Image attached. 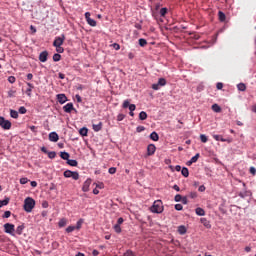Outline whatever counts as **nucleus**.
<instances>
[{
    "instance_id": "1",
    "label": "nucleus",
    "mask_w": 256,
    "mask_h": 256,
    "mask_svg": "<svg viewBox=\"0 0 256 256\" xmlns=\"http://www.w3.org/2000/svg\"><path fill=\"white\" fill-rule=\"evenodd\" d=\"M33 209H35V199L27 197L24 200V211H26V213H31Z\"/></svg>"
},
{
    "instance_id": "2",
    "label": "nucleus",
    "mask_w": 256,
    "mask_h": 256,
    "mask_svg": "<svg viewBox=\"0 0 256 256\" xmlns=\"http://www.w3.org/2000/svg\"><path fill=\"white\" fill-rule=\"evenodd\" d=\"M150 211L152 213H157V214L163 213V201L161 200L154 201L153 205L150 208Z\"/></svg>"
},
{
    "instance_id": "3",
    "label": "nucleus",
    "mask_w": 256,
    "mask_h": 256,
    "mask_svg": "<svg viewBox=\"0 0 256 256\" xmlns=\"http://www.w3.org/2000/svg\"><path fill=\"white\" fill-rule=\"evenodd\" d=\"M4 231L8 235H12V237H15V225L11 223L4 224Z\"/></svg>"
},
{
    "instance_id": "4",
    "label": "nucleus",
    "mask_w": 256,
    "mask_h": 256,
    "mask_svg": "<svg viewBox=\"0 0 256 256\" xmlns=\"http://www.w3.org/2000/svg\"><path fill=\"white\" fill-rule=\"evenodd\" d=\"M0 127H2L4 131H9V129H11V121L5 120V117H0Z\"/></svg>"
},
{
    "instance_id": "5",
    "label": "nucleus",
    "mask_w": 256,
    "mask_h": 256,
    "mask_svg": "<svg viewBox=\"0 0 256 256\" xmlns=\"http://www.w3.org/2000/svg\"><path fill=\"white\" fill-rule=\"evenodd\" d=\"M65 43V34H61V36H58L54 39L53 46L54 47H61Z\"/></svg>"
},
{
    "instance_id": "6",
    "label": "nucleus",
    "mask_w": 256,
    "mask_h": 256,
    "mask_svg": "<svg viewBox=\"0 0 256 256\" xmlns=\"http://www.w3.org/2000/svg\"><path fill=\"white\" fill-rule=\"evenodd\" d=\"M85 19H86V22L88 23V25H90V27H97V21H95V19L91 18V12L85 13Z\"/></svg>"
},
{
    "instance_id": "7",
    "label": "nucleus",
    "mask_w": 256,
    "mask_h": 256,
    "mask_svg": "<svg viewBox=\"0 0 256 256\" xmlns=\"http://www.w3.org/2000/svg\"><path fill=\"white\" fill-rule=\"evenodd\" d=\"M64 113H71V111L77 112V109L73 106V103H67L63 106Z\"/></svg>"
},
{
    "instance_id": "8",
    "label": "nucleus",
    "mask_w": 256,
    "mask_h": 256,
    "mask_svg": "<svg viewBox=\"0 0 256 256\" xmlns=\"http://www.w3.org/2000/svg\"><path fill=\"white\" fill-rule=\"evenodd\" d=\"M123 109L129 108V111H135L137 109V106L135 104H130L129 100H125L122 105Z\"/></svg>"
},
{
    "instance_id": "9",
    "label": "nucleus",
    "mask_w": 256,
    "mask_h": 256,
    "mask_svg": "<svg viewBox=\"0 0 256 256\" xmlns=\"http://www.w3.org/2000/svg\"><path fill=\"white\" fill-rule=\"evenodd\" d=\"M155 151H157V147H155V144H149L147 146V155H148V157H151L152 155H155Z\"/></svg>"
},
{
    "instance_id": "10",
    "label": "nucleus",
    "mask_w": 256,
    "mask_h": 256,
    "mask_svg": "<svg viewBox=\"0 0 256 256\" xmlns=\"http://www.w3.org/2000/svg\"><path fill=\"white\" fill-rule=\"evenodd\" d=\"M91 183H92L91 178H88V179L84 182V184H83V186H82V191H83V193H88L89 187H91Z\"/></svg>"
},
{
    "instance_id": "11",
    "label": "nucleus",
    "mask_w": 256,
    "mask_h": 256,
    "mask_svg": "<svg viewBox=\"0 0 256 256\" xmlns=\"http://www.w3.org/2000/svg\"><path fill=\"white\" fill-rule=\"evenodd\" d=\"M49 141L52 143H57L59 141V134H57V132H51L49 134Z\"/></svg>"
},
{
    "instance_id": "12",
    "label": "nucleus",
    "mask_w": 256,
    "mask_h": 256,
    "mask_svg": "<svg viewBox=\"0 0 256 256\" xmlns=\"http://www.w3.org/2000/svg\"><path fill=\"white\" fill-rule=\"evenodd\" d=\"M47 57H49V52H47V50L43 51L40 53L39 55V61L41 63H45L47 61Z\"/></svg>"
},
{
    "instance_id": "13",
    "label": "nucleus",
    "mask_w": 256,
    "mask_h": 256,
    "mask_svg": "<svg viewBox=\"0 0 256 256\" xmlns=\"http://www.w3.org/2000/svg\"><path fill=\"white\" fill-rule=\"evenodd\" d=\"M213 139H215V141H221L222 143H231L230 139H225V138H223V136L218 135V134H214Z\"/></svg>"
},
{
    "instance_id": "14",
    "label": "nucleus",
    "mask_w": 256,
    "mask_h": 256,
    "mask_svg": "<svg viewBox=\"0 0 256 256\" xmlns=\"http://www.w3.org/2000/svg\"><path fill=\"white\" fill-rule=\"evenodd\" d=\"M57 101L60 105H63L64 103H67V96L65 94H58Z\"/></svg>"
},
{
    "instance_id": "15",
    "label": "nucleus",
    "mask_w": 256,
    "mask_h": 256,
    "mask_svg": "<svg viewBox=\"0 0 256 256\" xmlns=\"http://www.w3.org/2000/svg\"><path fill=\"white\" fill-rule=\"evenodd\" d=\"M92 129L93 131H95V133H99V131L103 129V122H99L98 124H93Z\"/></svg>"
},
{
    "instance_id": "16",
    "label": "nucleus",
    "mask_w": 256,
    "mask_h": 256,
    "mask_svg": "<svg viewBox=\"0 0 256 256\" xmlns=\"http://www.w3.org/2000/svg\"><path fill=\"white\" fill-rule=\"evenodd\" d=\"M200 222L202 225H204V227H206V229H211V222L207 220V218H201Z\"/></svg>"
},
{
    "instance_id": "17",
    "label": "nucleus",
    "mask_w": 256,
    "mask_h": 256,
    "mask_svg": "<svg viewBox=\"0 0 256 256\" xmlns=\"http://www.w3.org/2000/svg\"><path fill=\"white\" fill-rule=\"evenodd\" d=\"M25 229V224L19 225L14 232H16V235H23V231Z\"/></svg>"
},
{
    "instance_id": "18",
    "label": "nucleus",
    "mask_w": 256,
    "mask_h": 256,
    "mask_svg": "<svg viewBox=\"0 0 256 256\" xmlns=\"http://www.w3.org/2000/svg\"><path fill=\"white\" fill-rule=\"evenodd\" d=\"M195 213L196 215H198L199 217H204L205 215V210L201 207H198L195 209Z\"/></svg>"
},
{
    "instance_id": "19",
    "label": "nucleus",
    "mask_w": 256,
    "mask_h": 256,
    "mask_svg": "<svg viewBox=\"0 0 256 256\" xmlns=\"http://www.w3.org/2000/svg\"><path fill=\"white\" fill-rule=\"evenodd\" d=\"M218 17L221 23H225V19H227V16L225 15V13H223V11L218 12Z\"/></svg>"
},
{
    "instance_id": "20",
    "label": "nucleus",
    "mask_w": 256,
    "mask_h": 256,
    "mask_svg": "<svg viewBox=\"0 0 256 256\" xmlns=\"http://www.w3.org/2000/svg\"><path fill=\"white\" fill-rule=\"evenodd\" d=\"M10 117H12V119H19V112L17 110H10Z\"/></svg>"
},
{
    "instance_id": "21",
    "label": "nucleus",
    "mask_w": 256,
    "mask_h": 256,
    "mask_svg": "<svg viewBox=\"0 0 256 256\" xmlns=\"http://www.w3.org/2000/svg\"><path fill=\"white\" fill-rule=\"evenodd\" d=\"M149 138L152 140V141H159V134H157V132L153 131Z\"/></svg>"
},
{
    "instance_id": "22",
    "label": "nucleus",
    "mask_w": 256,
    "mask_h": 256,
    "mask_svg": "<svg viewBox=\"0 0 256 256\" xmlns=\"http://www.w3.org/2000/svg\"><path fill=\"white\" fill-rule=\"evenodd\" d=\"M87 133H89V129H87V127H83L79 130V134L82 136V137H87Z\"/></svg>"
},
{
    "instance_id": "23",
    "label": "nucleus",
    "mask_w": 256,
    "mask_h": 256,
    "mask_svg": "<svg viewBox=\"0 0 256 256\" xmlns=\"http://www.w3.org/2000/svg\"><path fill=\"white\" fill-rule=\"evenodd\" d=\"M67 165H70V167H77V165H79V163L77 162V160L68 159Z\"/></svg>"
},
{
    "instance_id": "24",
    "label": "nucleus",
    "mask_w": 256,
    "mask_h": 256,
    "mask_svg": "<svg viewBox=\"0 0 256 256\" xmlns=\"http://www.w3.org/2000/svg\"><path fill=\"white\" fill-rule=\"evenodd\" d=\"M60 157L61 159H63L64 161H68L69 157H71V155L68 152H61L60 153Z\"/></svg>"
},
{
    "instance_id": "25",
    "label": "nucleus",
    "mask_w": 256,
    "mask_h": 256,
    "mask_svg": "<svg viewBox=\"0 0 256 256\" xmlns=\"http://www.w3.org/2000/svg\"><path fill=\"white\" fill-rule=\"evenodd\" d=\"M178 233H179V235H185V233H187V228L183 225L179 226Z\"/></svg>"
},
{
    "instance_id": "26",
    "label": "nucleus",
    "mask_w": 256,
    "mask_h": 256,
    "mask_svg": "<svg viewBox=\"0 0 256 256\" xmlns=\"http://www.w3.org/2000/svg\"><path fill=\"white\" fill-rule=\"evenodd\" d=\"M212 111H214V113H221V106H219V104H213Z\"/></svg>"
},
{
    "instance_id": "27",
    "label": "nucleus",
    "mask_w": 256,
    "mask_h": 256,
    "mask_svg": "<svg viewBox=\"0 0 256 256\" xmlns=\"http://www.w3.org/2000/svg\"><path fill=\"white\" fill-rule=\"evenodd\" d=\"M250 193H251V192L245 190V191H243V192H239L238 195H239V197H241V199H245V197H249Z\"/></svg>"
},
{
    "instance_id": "28",
    "label": "nucleus",
    "mask_w": 256,
    "mask_h": 256,
    "mask_svg": "<svg viewBox=\"0 0 256 256\" xmlns=\"http://www.w3.org/2000/svg\"><path fill=\"white\" fill-rule=\"evenodd\" d=\"M237 89L238 91H247V86L245 85V83H239L237 85Z\"/></svg>"
},
{
    "instance_id": "29",
    "label": "nucleus",
    "mask_w": 256,
    "mask_h": 256,
    "mask_svg": "<svg viewBox=\"0 0 256 256\" xmlns=\"http://www.w3.org/2000/svg\"><path fill=\"white\" fill-rule=\"evenodd\" d=\"M139 119H140V121H145V119H147V112L141 111L139 113Z\"/></svg>"
},
{
    "instance_id": "30",
    "label": "nucleus",
    "mask_w": 256,
    "mask_h": 256,
    "mask_svg": "<svg viewBox=\"0 0 256 256\" xmlns=\"http://www.w3.org/2000/svg\"><path fill=\"white\" fill-rule=\"evenodd\" d=\"M181 173H182L183 177H189V169L187 167H183L181 169Z\"/></svg>"
},
{
    "instance_id": "31",
    "label": "nucleus",
    "mask_w": 256,
    "mask_h": 256,
    "mask_svg": "<svg viewBox=\"0 0 256 256\" xmlns=\"http://www.w3.org/2000/svg\"><path fill=\"white\" fill-rule=\"evenodd\" d=\"M158 85H160V87H165V85H167V80H165V78H159Z\"/></svg>"
},
{
    "instance_id": "32",
    "label": "nucleus",
    "mask_w": 256,
    "mask_h": 256,
    "mask_svg": "<svg viewBox=\"0 0 256 256\" xmlns=\"http://www.w3.org/2000/svg\"><path fill=\"white\" fill-rule=\"evenodd\" d=\"M70 178L74 179V181H78V179H79V172L72 171V175H71Z\"/></svg>"
},
{
    "instance_id": "33",
    "label": "nucleus",
    "mask_w": 256,
    "mask_h": 256,
    "mask_svg": "<svg viewBox=\"0 0 256 256\" xmlns=\"http://www.w3.org/2000/svg\"><path fill=\"white\" fill-rule=\"evenodd\" d=\"M53 61H54L55 63H57L58 61H61V54L55 53V54L53 55Z\"/></svg>"
},
{
    "instance_id": "34",
    "label": "nucleus",
    "mask_w": 256,
    "mask_h": 256,
    "mask_svg": "<svg viewBox=\"0 0 256 256\" xmlns=\"http://www.w3.org/2000/svg\"><path fill=\"white\" fill-rule=\"evenodd\" d=\"M5 205H9V198L0 200V209H1V207H5Z\"/></svg>"
},
{
    "instance_id": "35",
    "label": "nucleus",
    "mask_w": 256,
    "mask_h": 256,
    "mask_svg": "<svg viewBox=\"0 0 256 256\" xmlns=\"http://www.w3.org/2000/svg\"><path fill=\"white\" fill-rule=\"evenodd\" d=\"M73 171L71 170H66L64 171L63 175L66 179H70L71 178V175H72Z\"/></svg>"
},
{
    "instance_id": "36",
    "label": "nucleus",
    "mask_w": 256,
    "mask_h": 256,
    "mask_svg": "<svg viewBox=\"0 0 256 256\" xmlns=\"http://www.w3.org/2000/svg\"><path fill=\"white\" fill-rule=\"evenodd\" d=\"M83 225V219H79L76 223L75 229H77V231H79V229H81Z\"/></svg>"
},
{
    "instance_id": "37",
    "label": "nucleus",
    "mask_w": 256,
    "mask_h": 256,
    "mask_svg": "<svg viewBox=\"0 0 256 256\" xmlns=\"http://www.w3.org/2000/svg\"><path fill=\"white\" fill-rule=\"evenodd\" d=\"M65 225H67V220L65 218H62L59 222H58V227H65Z\"/></svg>"
},
{
    "instance_id": "38",
    "label": "nucleus",
    "mask_w": 256,
    "mask_h": 256,
    "mask_svg": "<svg viewBox=\"0 0 256 256\" xmlns=\"http://www.w3.org/2000/svg\"><path fill=\"white\" fill-rule=\"evenodd\" d=\"M113 229H114V231H115V233H121V225H119V224H115L114 226H113Z\"/></svg>"
},
{
    "instance_id": "39",
    "label": "nucleus",
    "mask_w": 256,
    "mask_h": 256,
    "mask_svg": "<svg viewBox=\"0 0 256 256\" xmlns=\"http://www.w3.org/2000/svg\"><path fill=\"white\" fill-rule=\"evenodd\" d=\"M138 41L140 47H145V45H147V40L145 38H140Z\"/></svg>"
},
{
    "instance_id": "40",
    "label": "nucleus",
    "mask_w": 256,
    "mask_h": 256,
    "mask_svg": "<svg viewBox=\"0 0 256 256\" xmlns=\"http://www.w3.org/2000/svg\"><path fill=\"white\" fill-rule=\"evenodd\" d=\"M27 183H29V178L27 177L20 178V185H27Z\"/></svg>"
},
{
    "instance_id": "41",
    "label": "nucleus",
    "mask_w": 256,
    "mask_h": 256,
    "mask_svg": "<svg viewBox=\"0 0 256 256\" xmlns=\"http://www.w3.org/2000/svg\"><path fill=\"white\" fill-rule=\"evenodd\" d=\"M49 159H55L57 157V153L55 151H51L47 153Z\"/></svg>"
},
{
    "instance_id": "42",
    "label": "nucleus",
    "mask_w": 256,
    "mask_h": 256,
    "mask_svg": "<svg viewBox=\"0 0 256 256\" xmlns=\"http://www.w3.org/2000/svg\"><path fill=\"white\" fill-rule=\"evenodd\" d=\"M18 113L25 115V113H27V108H25V106H21L18 110Z\"/></svg>"
},
{
    "instance_id": "43",
    "label": "nucleus",
    "mask_w": 256,
    "mask_h": 256,
    "mask_svg": "<svg viewBox=\"0 0 256 256\" xmlns=\"http://www.w3.org/2000/svg\"><path fill=\"white\" fill-rule=\"evenodd\" d=\"M167 11H168V9L167 8H161L160 9V16L161 17H165V15H167Z\"/></svg>"
},
{
    "instance_id": "44",
    "label": "nucleus",
    "mask_w": 256,
    "mask_h": 256,
    "mask_svg": "<svg viewBox=\"0 0 256 256\" xmlns=\"http://www.w3.org/2000/svg\"><path fill=\"white\" fill-rule=\"evenodd\" d=\"M200 141H201L202 143H207V141H208L207 136H206L205 134H201V135H200Z\"/></svg>"
},
{
    "instance_id": "45",
    "label": "nucleus",
    "mask_w": 256,
    "mask_h": 256,
    "mask_svg": "<svg viewBox=\"0 0 256 256\" xmlns=\"http://www.w3.org/2000/svg\"><path fill=\"white\" fill-rule=\"evenodd\" d=\"M199 157H200V154L197 153L195 156H193L190 161L194 162V163H197V161H199Z\"/></svg>"
},
{
    "instance_id": "46",
    "label": "nucleus",
    "mask_w": 256,
    "mask_h": 256,
    "mask_svg": "<svg viewBox=\"0 0 256 256\" xmlns=\"http://www.w3.org/2000/svg\"><path fill=\"white\" fill-rule=\"evenodd\" d=\"M108 173H110V175H115L117 173V168L115 167L109 168Z\"/></svg>"
},
{
    "instance_id": "47",
    "label": "nucleus",
    "mask_w": 256,
    "mask_h": 256,
    "mask_svg": "<svg viewBox=\"0 0 256 256\" xmlns=\"http://www.w3.org/2000/svg\"><path fill=\"white\" fill-rule=\"evenodd\" d=\"M75 226H68L67 228H66V233H73V231H75Z\"/></svg>"
},
{
    "instance_id": "48",
    "label": "nucleus",
    "mask_w": 256,
    "mask_h": 256,
    "mask_svg": "<svg viewBox=\"0 0 256 256\" xmlns=\"http://www.w3.org/2000/svg\"><path fill=\"white\" fill-rule=\"evenodd\" d=\"M182 199H183V196H181L180 194H177V195L174 197V201H176V203H179Z\"/></svg>"
},
{
    "instance_id": "49",
    "label": "nucleus",
    "mask_w": 256,
    "mask_h": 256,
    "mask_svg": "<svg viewBox=\"0 0 256 256\" xmlns=\"http://www.w3.org/2000/svg\"><path fill=\"white\" fill-rule=\"evenodd\" d=\"M160 87H161V86H160L159 82L156 83V84H152V89H153L154 91H159Z\"/></svg>"
},
{
    "instance_id": "50",
    "label": "nucleus",
    "mask_w": 256,
    "mask_h": 256,
    "mask_svg": "<svg viewBox=\"0 0 256 256\" xmlns=\"http://www.w3.org/2000/svg\"><path fill=\"white\" fill-rule=\"evenodd\" d=\"M56 47V52L59 53H64L65 49L61 46H55Z\"/></svg>"
},
{
    "instance_id": "51",
    "label": "nucleus",
    "mask_w": 256,
    "mask_h": 256,
    "mask_svg": "<svg viewBox=\"0 0 256 256\" xmlns=\"http://www.w3.org/2000/svg\"><path fill=\"white\" fill-rule=\"evenodd\" d=\"M9 217H11V211H5L3 214V218L4 219H9Z\"/></svg>"
},
{
    "instance_id": "52",
    "label": "nucleus",
    "mask_w": 256,
    "mask_h": 256,
    "mask_svg": "<svg viewBox=\"0 0 256 256\" xmlns=\"http://www.w3.org/2000/svg\"><path fill=\"white\" fill-rule=\"evenodd\" d=\"M15 93H17V91H15V90H9V91H8V97H9V98L15 97Z\"/></svg>"
},
{
    "instance_id": "53",
    "label": "nucleus",
    "mask_w": 256,
    "mask_h": 256,
    "mask_svg": "<svg viewBox=\"0 0 256 256\" xmlns=\"http://www.w3.org/2000/svg\"><path fill=\"white\" fill-rule=\"evenodd\" d=\"M144 130H145V126H137L136 128L137 133H143Z\"/></svg>"
},
{
    "instance_id": "54",
    "label": "nucleus",
    "mask_w": 256,
    "mask_h": 256,
    "mask_svg": "<svg viewBox=\"0 0 256 256\" xmlns=\"http://www.w3.org/2000/svg\"><path fill=\"white\" fill-rule=\"evenodd\" d=\"M123 256H135V254L133 253V251L127 250V251L123 254Z\"/></svg>"
},
{
    "instance_id": "55",
    "label": "nucleus",
    "mask_w": 256,
    "mask_h": 256,
    "mask_svg": "<svg viewBox=\"0 0 256 256\" xmlns=\"http://www.w3.org/2000/svg\"><path fill=\"white\" fill-rule=\"evenodd\" d=\"M189 197L190 199H197V192H190Z\"/></svg>"
},
{
    "instance_id": "56",
    "label": "nucleus",
    "mask_w": 256,
    "mask_h": 256,
    "mask_svg": "<svg viewBox=\"0 0 256 256\" xmlns=\"http://www.w3.org/2000/svg\"><path fill=\"white\" fill-rule=\"evenodd\" d=\"M96 185V189H104L105 188V184H103V182H100L98 184H95Z\"/></svg>"
},
{
    "instance_id": "57",
    "label": "nucleus",
    "mask_w": 256,
    "mask_h": 256,
    "mask_svg": "<svg viewBox=\"0 0 256 256\" xmlns=\"http://www.w3.org/2000/svg\"><path fill=\"white\" fill-rule=\"evenodd\" d=\"M8 81H9L11 84H13V83H15V81H17V79L15 78V76H9V77H8Z\"/></svg>"
},
{
    "instance_id": "58",
    "label": "nucleus",
    "mask_w": 256,
    "mask_h": 256,
    "mask_svg": "<svg viewBox=\"0 0 256 256\" xmlns=\"http://www.w3.org/2000/svg\"><path fill=\"white\" fill-rule=\"evenodd\" d=\"M47 207H49V202H48L47 200H44V201L42 202V208H43V209H47Z\"/></svg>"
},
{
    "instance_id": "59",
    "label": "nucleus",
    "mask_w": 256,
    "mask_h": 256,
    "mask_svg": "<svg viewBox=\"0 0 256 256\" xmlns=\"http://www.w3.org/2000/svg\"><path fill=\"white\" fill-rule=\"evenodd\" d=\"M125 119V114H118L117 115V121H123Z\"/></svg>"
},
{
    "instance_id": "60",
    "label": "nucleus",
    "mask_w": 256,
    "mask_h": 256,
    "mask_svg": "<svg viewBox=\"0 0 256 256\" xmlns=\"http://www.w3.org/2000/svg\"><path fill=\"white\" fill-rule=\"evenodd\" d=\"M175 209H176V211H183V205H181V204H176V205H175Z\"/></svg>"
},
{
    "instance_id": "61",
    "label": "nucleus",
    "mask_w": 256,
    "mask_h": 256,
    "mask_svg": "<svg viewBox=\"0 0 256 256\" xmlns=\"http://www.w3.org/2000/svg\"><path fill=\"white\" fill-rule=\"evenodd\" d=\"M181 202L183 203V205H187V203H189L187 196H183Z\"/></svg>"
},
{
    "instance_id": "62",
    "label": "nucleus",
    "mask_w": 256,
    "mask_h": 256,
    "mask_svg": "<svg viewBox=\"0 0 256 256\" xmlns=\"http://www.w3.org/2000/svg\"><path fill=\"white\" fill-rule=\"evenodd\" d=\"M112 47L115 49V51H119V49H121V46L118 43L112 44Z\"/></svg>"
},
{
    "instance_id": "63",
    "label": "nucleus",
    "mask_w": 256,
    "mask_h": 256,
    "mask_svg": "<svg viewBox=\"0 0 256 256\" xmlns=\"http://www.w3.org/2000/svg\"><path fill=\"white\" fill-rule=\"evenodd\" d=\"M29 129L32 133H37V126H29Z\"/></svg>"
},
{
    "instance_id": "64",
    "label": "nucleus",
    "mask_w": 256,
    "mask_h": 256,
    "mask_svg": "<svg viewBox=\"0 0 256 256\" xmlns=\"http://www.w3.org/2000/svg\"><path fill=\"white\" fill-rule=\"evenodd\" d=\"M250 173L251 175H256V168L255 167H250Z\"/></svg>"
}]
</instances>
